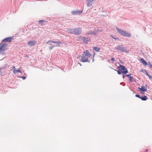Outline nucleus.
<instances>
[{
	"label": "nucleus",
	"mask_w": 152,
	"mask_h": 152,
	"mask_svg": "<svg viewBox=\"0 0 152 152\" xmlns=\"http://www.w3.org/2000/svg\"><path fill=\"white\" fill-rule=\"evenodd\" d=\"M91 54L89 52L88 50H86L82 55L80 61L83 62H89L90 61L88 60V58L91 57Z\"/></svg>",
	"instance_id": "obj_1"
},
{
	"label": "nucleus",
	"mask_w": 152,
	"mask_h": 152,
	"mask_svg": "<svg viewBox=\"0 0 152 152\" xmlns=\"http://www.w3.org/2000/svg\"><path fill=\"white\" fill-rule=\"evenodd\" d=\"M126 47H124L123 45H118L115 48L116 50L121 53L125 52L126 53H129V51L126 50Z\"/></svg>",
	"instance_id": "obj_2"
},
{
	"label": "nucleus",
	"mask_w": 152,
	"mask_h": 152,
	"mask_svg": "<svg viewBox=\"0 0 152 152\" xmlns=\"http://www.w3.org/2000/svg\"><path fill=\"white\" fill-rule=\"evenodd\" d=\"M116 29L118 32L122 36L128 37L131 36V34L128 33H127L126 31H124L118 28H116Z\"/></svg>",
	"instance_id": "obj_3"
},
{
	"label": "nucleus",
	"mask_w": 152,
	"mask_h": 152,
	"mask_svg": "<svg viewBox=\"0 0 152 152\" xmlns=\"http://www.w3.org/2000/svg\"><path fill=\"white\" fill-rule=\"evenodd\" d=\"M8 45L6 43H4L1 41L0 43V51H5L7 49V47Z\"/></svg>",
	"instance_id": "obj_4"
},
{
	"label": "nucleus",
	"mask_w": 152,
	"mask_h": 152,
	"mask_svg": "<svg viewBox=\"0 0 152 152\" xmlns=\"http://www.w3.org/2000/svg\"><path fill=\"white\" fill-rule=\"evenodd\" d=\"M82 31V29L81 28H74V34L76 35L80 34Z\"/></svg>",
	"instance_id": "obj_5"
},
{
	"label": "nucleus",
	"mask_w": 152,
	"mask_h": 152,
	"mask_svg": "<svg viewBox=\"0 0 152 152\" xmlns=\"http://www.w3.org/2000/svg\"><path fill=\"white\" fill-rule=\"evenodd\" d=\"M12 39V37H10L3 39L2 41L4 43H5L6 42H8L10 43L11 42Z\"/></svg>",
	"instance_id": "obj_6"
},
{
	"label": "nucleus",
	"mask_w": 152,
	"mask_h": 152,
	"mask_svg": "<svg viewBox=\"0 0 152 152\" xmlns=\"http://www.w3.org/2000/svg\"><path fill=\"white\" fill-rule=\"evenodd\" d=\"M36 42L35 40H30L28 42V45L29 46L32 47L34 45Z\"/></svg>",
	"instance_id": "obj_7"
},
{
	"label": "nucleus",
	"mask_w": 152,
	"mask_h": 152,
	"mask_svg": "<svg viewBox=\"0 0 152 152\" xmlns=\"http://www.w3.org/2000/svg\"><path fill=\"white\" fill-rule=\"evenodd\" d=\"M81 40L85 44H87L88 43L89 41V39L88 37H83L80 38Z\"/></svg>",
	"instance_id": "obj_8"
},
{
	"label": "nucleus",
	"mask_w": 152,
	"mask_h": 152,
	"mask_svg": "<svg viewBox=\"0 0 152 152\" xmlns=\"http://www.w3.org/2000/svg\"><path fill=\"white\" fill-rule=\"evenodd\" d=\"M83 12V11L77 10L72 12V13L73 15L80 14Z\"/></svg>",
	"instance_id": "obj_9"
},
{
	"label": "nucleus",
	"mask_w": 152,
	"mask_h": 152,
	"mask_svg": "<svg viewBox=\"0 0 152 152\" xmlns=\"http://www.w3.org/2000/svg\"><path fill=\"white\" fill-rule=\"evenodd\" d=\"M145 86H142L141 88L138 87V89L141 93V91L145 92L147 91V89L145 88Z\"/></svg>",
	"instance_id": "obj_10"
},
{
	"label": "nucleus",
	"mask_w": 152,
	"mask_h": 152,
	"mask_svg": "<svg viewBox=\"0 0 152 152\" xmlns=\"http://www.w3.org/2000/svg\"><path fill=\"white\" fill-rule=\"evenodd\" d=\"M87 2V5L88 7H90L92 5V2L94 0H86Z\"/></svg>",
	"instance_id": "obj_11"
},
{
	"label": "nucleus",
	"mask_w": 152,
	"mask_h": 152,
	"mask_svg": "<svg viewBox=\"0 0 152 152\" xmlns=\"http://www.w3.org/2000/svg\"><path fill=\"white\" fill-rule=\"evenodd\" d=\"M67 31L70 34H74V28L67 29Z\"/></svg>",
	"instance_id": "obj_12"
},
{
	"label": "nucleus",
	"mask_w": 152,
	"mask_h": 152,
	"mask_svg": "<svg viewBox=\"0 0 152 152\" xmlns=\"http://www.w3.org/2000/svg\"><path fill=\"white\" fill-rule=\"evenodd\" d=\"M125 67L122 65H120V66L118 67V68H119L120 70H123L125 69Z\"/></svg>",
	"instance_id": "obj_13"
},
{
	"label": "nucleus",
	"mask_w": 152,
	"mask_h": 152,
	"mask_svg": "<svg viewBox=\"0 0 152 152\" xmlns=\"http://www.w3.org/2000/svg\"><path fill=\"white\" fill-rule=\"evenodd\" d=\"M140 60V61H141L142 62V64H143L144 65L146 66L147 65V62L143 58H141Z\"/></svg>",
	"instance_id": "obj_14"
},
{
	"label": "nucleus",
	"mask_w": 152,
	"mask_h": 152,
	"mask_svg": "<svg viewBox=\"0 0 152 152\" xmlns=\"http://www.w3.org/2000/svg\"><path fill=\"white\" fill-rule=\"evenodd\" d=\"M140 99L142 101H146L148 99L147 96L145 95L140 97Z\"/></svg>",
	"instance_id": "obj_15"
},
{
	"label": "nucleus",
	"mask_w": 152,
	"mask_h": 152,
	"mask_svg": "<svg viewBox=\"0 0 152 152\" xmlns=\"http://www.w3.org/2000/svg\"><path fill=\"white\" fill-rule=\"evenodd\" d=\"M13 72L14 74H16L18 72H20V73H21V72L20 71V69H18L17 70L14 69Z\"/></svg>",
	"instance_id": "obj_16"
},
{
	"label": "nucleus",
	"mask_w": 152,
	"mask_h": 152,
	"mask_svg": "<svg viewBox=\"0 0 152 152\" xmlns=\"http://www.w3.org/2000/svg\"><path fill=\"white\" fill-rule=\"evenodd\" d=\"M93 50L96 52H99L100 51V49L97 47H94Z\"/></svg>",
	"instance_id": "obj_17"
},
{
	"label": "nucleus",
	"mask_w": 152,
	"mask_h": 152,
	"mask_svg": "<svg viewBox=\"0 0 152 152\" xmlns=\"http://www.w3.org/2000/svg\"><path fill=\"white\" fill-rule=\"evenodd\" d=\"M54 43H56L57 44V45H58V46H59V45L60 44H61L62 42L61 41H54Z\"/></svg>",
	"instance_id": "obj_18"
},
{
	"label": "nucleus",
	"mask_w": 152,
	"mask_h": 152,
	"mask_svg": "<svg viewBox=\"0 0 152 152\" xmlns=\"http://www.w3.org/2000/svg\"><path fill=\"white\" fill-rule=\"evenodd\" d=\"M122 72L123 73H124V74H126L128 73V71L127 68L125 67V69L123 70Z\"/></svg>",
	"instance_id": "obj_19"
},
{
	"label": "nucleus",
	"mask_w": 152,
	"mask_h": 152,
	"mask_svg": "<svg viewBox=\"0 0 152 152\" xmlns=\"http://www.w3.org/2000/svg\"><path fill=\"white\" fill-rule=\"evenodd\" d=\"M45 22V21L44 20H40L38 22V23L42 25V24L44 22Z\"/></svg>",
	"instance_id": "obj_20"
},
{
	"label": "nucleus",
	"mask_w": 152,
	"mask_h": 152,
	"mask_svg": "<svg viewBox=\"0 0 152 152\" xmlns=\"http://www.w3.org/2000/svg\"><path fill=\"white\" fill-rule=\"evenodd\" d=\"M115 71H117L115 69ZM118 74L119 75H120L121 74V73H123L122 71H121V70H120L119 69L118 70H117Z\"/></svg>",
	"instance_id": "obj_21"
},
{
	"label": "nucleus",
	"mask_w": 152,
	"mask_h": 152,
	"mask_svg": "<svg viewBox=\"0 0 152 152\" xmlns=\"http://www.w3.org/2000/svg\"><path fill=\"white\" fill-rule=\"evenodd\" d=\"M95 33L94 31L93 32H88L87 33V35H91V34H94Z\"/></svg>",
	"instance_id": "obj_22"
},
{
	"label": "nucleus",
	"mask_w": 152,
	"mask_h": 152,
	"mask_svg": "<svg viewBox=\"0 0 152 152\" xmlns=\"http://www.w3.org/2000/svg\"><path fill=\"white\" fill-rule=\"evenodd\" d=\"M7 64L5 65L3 67H1L0 68L1 70V69H6L7 68Z\"/></svg>",
	"instance_id": "obj_23"
},
{
	"label": "nucleus",
	"mask_w": 152,
	"mask_h": 152,
	"mask_svg": "<svg viewBox=\"0 0 152 152\" xmlns=\"http://www.w3.org/2000/svg\"><path fill=\"white\" fill-rule=\"evenodd\" d=\"M50 42H52L54 43V41L51 40H49L46 42V44H48Z\"/></svg>",
	"instance_id": "obj_24"
},
{
	"label": "nucleus",
	"mask_w": 152,
	"mask_h": 152,
	"mask_svg": "<svg viewBox=\"0 0 152 152\" xmlns=\"http://www.w3.org/2000/svg\"><path fill=\"white\" fill-rule=\"evenodd\" d=\"M134 78L132 76L129 78V81L130 82H133L134 81Z\"/></svg>",
	"instance_id": "obj_25"
},
{
	"label": "nucleus",
	"mask_w": 152,
	"mask_h": 152,
	"mask_svg": "<svg viewBox=\"0 0 152 152\" xmlns=\"http://www.w3.org/2000/svg\"><path fill=\"white\" fill-rule=\"evenodd\" d=\"M54 47V46L53 45V46H50L49 47V50H52L53 47Z\"/></svg>",
	"instance_id": "obj_26"
},
{
	"label": "nucleus",
	"mask_w": 152,
	"mask_h": 152,
	"mask_svg": "<svg viewBox=\"0 0 152 152\" xmlns=\"http://www.w3.org/2000/svg\"><path fill=\"white\" fill-rule=\"evenodd\" d=\"M135 96H136V97H137L139 98L140 99V97H141V96H140V95H138V94H136V95H135Z\"/></svg>",
	"instance_id": "obj_27"
},
{
	"label": "nucleus",
	"mask_w": 152,
	"mask_h": 152,
	"mask_svg": "<svg viewBox=\"0 0 152 152\" xmlns=\"http://www.w3.org/2000/svg\"><path fill=\"white\" fill-rule=\"evenodd\" d=\"M111 60L113 62H114L115 61V58L113 57L111 58Z\"/></svg>",
	"instance_id": "obj_28"
},
{
	"label": "nucleus",
	"mask_w": 152,
	"mask_h": 152,
	"mask_svg": "<svg viewBox=\"0 0 152 152\" xmlns=\"http://www.w3.org/2000/svg\"><path fill=\"white\" fill-rule=\"evenodd\" d=\"M131 74L126 75V76H127L128 78H130V77H131Z\"/></svg>",
	"instance_id": "obj_29"
},
{
	"label": "nucleus",
	"mask_w": 152,
	"mask_h": 152,
	"mask_svg": "<svg viewBox=\"0 0 152 152\" xmlns=\"http://www.w3.org/2000/svg\"><path fill=\"white\" fill-rule=\"evenodd\" d=\"M148 77L149 78L151 79L152 78V76L150 75L149 74V75H148Z\"/></svg>",
	"instance_id": "obj_30"
},
{
	"label": "nucleus",
	"mask_w": 152,
	"mask_h": 152,
	"mask_svg": "<svg viewBox=\"0 0 152 152\" xmlns=\"http://www.w3.org/2000/svg\"><path fill=\"white\" fill-rule=\"evenodd\" d=\"M149 66L150 67H151L152 68V64H151L150 63H149L148 64Z\"/></svg>",
	"instance_id": "obj_31"
},
{
	"label": "nucleus",
	"mask_w": 152,
	"mask_h": 152,
	"mask_svg": "<svg viewBox=\"0 0 152 152\" xmlns=\"http://www.w3.org/2000/svg\"><path fill=\"white\" fill-rule=\"evenodd\" d=\"M21 78L23 80H25L26 78V77L25 76H21Z\"/></svg>",
	"instance_id": "obj_32"
},
{
	"label": "nucleus",
	"mask_w": 152,
	"mask_h": 152,
	"mask_svg": "<svg viewBox=\"0 0 152 152\" xmlns=\"http://www.w3.org/2000/svg\"><path fill=\"white\" fill-rule=\"evenodd\" d=\"M144 71L145 72H146V73H145V74H146V75L147 76H148V75H149V74H148L147 72H146V70H144Z\"/></svg>",
	"instance_id": "obj_33"
},
{
	"label": "nucleus",
	"mask_w": 152,
	"mask_h": 152,
	"mask_svg": "<svg viewBox=\"0 0 152 152\" xmlns=\"http://www.w3.org/2000/svg\"><path fill=\"white\" fill-rule=\"evenodd\" d=\"M126 76V75H123L122 76L123 78L124 79V78Z\"/></svg>",
	"instance_id": "obj_34"
},
{
	"label": "nucleus",
	"mask_w": 152,
	"mask_h": 152,
	"mask_svg": "<svg viewBox=\"0 0 152 152\" xmlns=\"http://www.w3.org/2000/svg\"><path fill=\"white\" fill-rule=\"evenodd\" d=\"M12 67H13V69H15V70H16V69H15V67L14 66H12Z\"/></svg>",
	"instance_id": "obj_35"
},
{
	"label": "nucleus",
	"mask_w": 152,
	"mask_h": 152,
	"mask_svg": "<svg viewBox=\"0 0 152 152\" xmlns=\"http://www.w3.org/2000/svg\"><path fill=\"white\" fill-rule=\"evenodd\" d=\"M141 72H143L144 73V70H143V69H141Z\"/></svg>",
	"instance_id": "obj_36"
},
{
	"label": "nucleus",
	"mask_w": 152,
	"mask_h": 152,
	"mask_svg": "<svg viewBox=\"0 0 152 152\" xmlns=\"http://www.w3.org/2000/svg\"><path fill=\"white\" fill-rule=\"evenodd\" d=\"M148 149H146L145 150V152H147L148 151Z\"/></svg>",
	"instance_id": "obj_37"
},
{
	"label": "nucleus",
	"mask_w": 152,
	"mask_h": 152,
	"mask_svg": "<svg viewBox=\"0 0 152 152\" xmlns=\"http://www.w3.org/2000/svg\"><path fill=\"white\" fill-rule=\"evenodd\" d=\"M78 64H79L81 66V64L80 63H78Z\"/></svg>",
	"instance_id": "obj_38"
},
{
	"label": "nucleus",
	"mask_w": 152,
	"mask_h": 152,
	"mask_svg": "<svg viewBox=\"0 0 152 152\" xmlns=\"http://www.w3.org/2000/svg\"><path fill=\"white\" fill-rule=\"evenodd\" d=\"M92 61H93V62H94V57H93V58Z\"/></svg>",
	"instance_id": "obj_39"
},
{
	"label": "nucleus",
	"mask_w": 152,
	"mask_h": 152,
	"mask_svg": "<svg viewBox=\"0 0 152 152\" xmlns=\"http://www.w3.org/2000/svg\"><path fill=\"white\" fill-rule=\"evenodd\" d=\"M151 79L152 80V78H151Z\"/></svg>",
	"instance_id": "obj_40"
}]
</instances>
